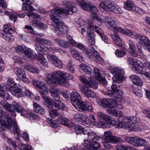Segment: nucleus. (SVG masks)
<instances>
[{
	"instance_id": "nucleus-1",
	"label": "nucleus",
	"mask_w": 150,
	"mask_h": 150,
	"mask_svg": "<svg viewBox=\"0 0 150 150\" xmlns=\"http://www.w3.org/2000/svg\"><path fill=\"white\" fill-rule=\"evenodd\" d=\"M45 76L47 83L52 85L58 84L61 86H66L68 83L66 80L73 78V76L70 74L60 71H55L51 74L47 73Z\"/></svg>"
},
{
	"instance_id": "nucleus-2",
	"label": "nucleus",
	"mask_w": 150,
	"mask_h": 150,
	"mask_svg": "<svg viewBox=\"0 0 150 150\" xmlns=\"http://www.w3.org/2000/svg\"><path fill=\"white\" fill-rule=\"evenodd\" d=\"M77 11L76 8L74 7L70 3H69L67 7L64 9H56L51 10V13L50 15V17L52 21V25L54 27L61 22L60 21L58 15L63 14L72 15L74 12Z\"/></svg>"
},
{
	"instance_id": "nucleus-3",
	"label": "nucleus",
	"mask_w": 150,
	"mask_h": 150,
	"mask_svg": "<svg viewBox=\"0 0 150 150\" xmlns=\"http://www.w3.org/2000/svg\"><path fill=\"white\" fill-rule=\"evenodd\" d=\"M79 79L86 86L79 87L80 89L83 93L87 97L93 98L95 97V94L92 90L88 87L96 89L97 88L98 84L95 81L92 80H88L84 76H81L79 77Z\"/></svg>"
},
{
	"instance_id": "nucleus-4",
	"label": "nucleus",
	"mask_w": 150,
	"mask_h": 150,
	"mask_svg": "<svg viewBox=\"0 0 150 150\" xmlns=\"http://www.w3.org/2000/svg\"><path fill=\"white\" fill-rule=\"evenodd\" d=\"M112 79L113 82L111 86L112 91L105 92V94L113 98H120L123 94V92L119 89V87L120 85H117L116 83H118L122 82L124 79V76H121L119 77L118 75H115L112 77Z\"/></svg>"
},
{
	"instance_id": "nucleus-5",
	"label": "nucleus",
	"mask_w": 150,
	"mask_h": 150,
	"mask_svg": "<svg viewBox=\"0 0 150 150\" xmlns=\"http://www.w3.org/2000/svg\"><path fill=\"white\" fill-rule=\"evenodd\" d=\"M100 10L104 13L110 15L113 12L115 13H120L122 11L117 5H115L110 0H105L101 1L99 5Z\"/></svg>"
},
{
	"instance_id": "nucleus-6",
	"label": "nucleus",
	"mask_w": 150,
	"mask_h": 150,
	"mask_svg": "<svg viewBox=\"0 0 150 150\" xmlns=\"http://www.w3.org/2000/svg\"><path fill=\"white\" fill-rule=\"evenodd\" d=\"M100 105L106 107V110L110 114L115 116H120L122 114L120 110L115 109L114 106L116 104L115 101L111 99H104L100 101Z\"/></svg>"
},
{
	"instance_id": "nucleus-7",
	"label": "nucleus",
	"mask_w": 150,
	"mask_h": 150,
	"mask_svg": "<svg viewBox=\"0 0 150 150\" xmlns=\"http://www.w3.org/2000/svg\"><path fill=\"white\" fill-rule=\"evenodd\" d=\"M71 100L72 105L79 111H82L81 106L84 102L79 94L76 91L72 92L71 95Z\"/></svg>"
},
{
	"instance_id": "nucleus-8",
	"label": "nucleus",
	"mask_w": 150,
	"mask_h": 150,
	"mask_svg": "<svg viewBox=\"0 0 150 150\" xmlns=\"http://www.w3.org/2000/svg\"><path fill=\"white\" fill-rule=\"evenodd\" d=\"M50 91L52 96L55 100L53 102L54 107L63 110L65 105L60 101V97L58 94V90L57 89L52 88L50 89Z\"/></svg>"
},
{
	"instance_id": "nucleus-9",
	"label": "nucleus",
	"mask_w": 150,
	"mask_h": 150,
	"mask_svg": "<svg viewBox=\"0 0 150 150\" xmlns=\"http://www.w3.org/2000/svg\"><path fill=\"white\" fill-rule=\"evenodd\" d=\"M12 104L13 106V108L12 110L13 111L15 110L16 112L21 113V115L24 116L27 118H30V119L31 117L35 116V115L25 111L23 107L20 104L15 101H13Z\"/></svg>"
},
{
	"instance_id": "nucleus-10",
	"label": "nucleus",
	"mask_w": 150,
	"mask_h": 150,
	"mask_svg": "<svg viewBox=\"0 0 150 150\" xmlns=\"http://www.w3.org/2000/svg\"><path fill=\"white\" fill-rule=\"evenodd\" d=\"M97 127H108L109 128L112 126H115L117 127L121 128L122 127V125L120 123L119 121V119L117 120L115 119L112 118L111 117V120L110 121L108 122H104L103 121L99 122L97 125Z\"/></svg>"
},
{
	"instance_id": "nucleus-11",
	"label": "nucleus",
	"mask_w": 150,
	"mask_h": 150,
	"mask_svg": "<svg viewBox=\"0 0 150 150\" xmlns=\"http://www.w3.org/2000/svg\"><path fill=\"white\" fill-rule=\"evenodd\" d=\"M102 139L105 142H109L110 143L115 144L118 142H120L122 139L119 137H117L112 135V132L110 131H107L104 132L103 135L102 137Z\"/></svg>"
},
{
	"instance_id": "nucleus-12",
	"label": "nucleus",
	"mask_w": 150,
	"mask_h": 150,
	"mask_svg": "<svg viewBox=\"0 0 150 150\" xmlns=\"http://www.w3.org/2000/svg\"><path fill=\"white\" fill-rule=\"evenodd\" d=\"M104 22L107 28L110 30H113L118 31L120 27L116 26V21L114 20L111 16H107L105 17Z\"/></svg>"
},
{
	"instance_id": "nucleus-13",
	"label": "nucleus",
	"mask_w": 150,
	"mask_h": 150,
	"mask_svg": "<svg viewBox=\"0 0 150 150\" xmlns=\"http://www.w3.org/2000/svg\"><path fill=\"white\" fill-rule=\"evenodd\" d=\"M11 93L17 98L22 97L24 96V93L19 88L16 86H8L6 87Z\"/></svg>"
},
{
	"instance_id": "nucleus-14",
	"label": "nucleus",
	"mask_w": 150,
	"mask_h": 150,
	"mask_svg": "<svg viewBox=\"0 0 150 150\" xmlns=\"http://www.w3.org/2000/svg\"><path fill=\"white\" fill-rule=\"evenodd\" d=\"M110 37L114 41V43L119 47H121L124 49V47L121 42V40L118 34L115 31H114L113 34H111Z\"/></svg>"
},
{
	"instance_id": "nucleus-15",
	"label": "nucleus",
	"mask_w": 150,
	"mask_h": 150,
	"mask_svg": "<svg viewBox=\"0 0 150 150\" xmlns=\"http://www.w3.org/2000/svg\"><path fill=\"white\" fill-rule=\"evenodd\" d=\"M54 27V30L58 35H62L66 31L67 28L62 22Z\"/></svg>"
},
{
	"instance_id": "nucleus-16",
	"label": "nucleus",
	"mask_w": 150,
	"mask_h": 150,
	"mask_svg": "<svg viewBox=\"0 0 150 150\" xmlns=\"http://www.w3.org/2000/svg\"><path fill=\"white\" fill-rule=\"evenodd\" d=\"M123 113H122L123 115ZM121 115L120 117H121L119 118V121L122 125V127L126 129L130 128V127L132 126V124L130 123L129 117H121L122 115Z\"/></svg>"
},
{
	"instance_id": "nucleus-17",
	"label": "nucleus",
	"mask_w": 150,
	"mask_h": 150,
	"mask_svg": "<svg viewBox=\"0 0 150 150\" xmlns=\"http://www.w3.org/2000/svg\"><path fill=\"white\" fill-rule=\"evenodd\" d=\"M23 2V10L25 11L27 13H32L34 11V8L31 5L33 3L30 0H21Z\"/></svg>"
},
{
	"instance_id": "nucleus-18",
	"label": "nucleus",
	"mask_w": 150,
	"mask_h": 150,
	"mask_svg": "<svg viewBox=\"0 0 150 150\" xmlns=\"http://www.w3.org/2000/svg\"><path fill=\"white\" fill-rule=\"evenodd\" d=\"M74 46H76L80 50H82L85 53L88 58H91L92 56V53L89 52L88 49L87 47H86L83 45L76 42L75 44H74Z\"/></svg>"
},
{
	"instance_id": "nucleus-19",
	"label": "nucleus",
	"mask_w": 150,
	"mask_h": 150,
	"mask_svg": "<svg viewBox=\"0 0 150 150\" xmlns=\"http://www.w3.org/2000/svg\"><path fill=\"white\" fill-rule=\"evenodd\" d=\"M125 141L135 147H137L138 145V137H131L128 136L125 138Z\"/></svg>"
},
{
	"instance_id": "nucleus-20",
	"label": "nucleus",
	"mask_w": 150,
	"mask_h": 150,
	"mask_svg": "<svg viewBox=\"0 0 150 150\" xmlns=\"http://www.w3.org/2000/svg\"><path fill=\"white\" fill-rule=\"evenodd\" d=\"M109 70H111V73L113 74H115L119 76V77L121 76H123L124 71L121 68H117L114 67L110 66L108 67Z\"/></svg>"
},
{
	"instance_id": "nucleus-21",
	"label": "nucleus",
	"mask_w": 150,
	"mask_h": 150,
	"mask_svg": "<svg viewBox=\"0 0 150 150\" xmlns=\"http://www.w3.org/2000/svg\"><path fill=\"white\" fill-rule=\"evenodd\" d=\"M57 121L58 123L65 125L69 127H71L72 126V124L71 121L66 118L59 117L58 118Z\"/></svg>"
},
{
	"instance_id": "nucleus-22",
	"label": "nucleus",
	"mask_w": 150,
	"mask_h": 150,
	"mask_svg": "<svg viewBox=\"0 0 150 150\" xmlns=\"http://www.w3.org/2000/svg\"><path fill=\"white\" fill-rule=\"evenodd\" d=\"M0 104L4 108H5L6 110H8L10 111L13 116H16V114H15V111L12 110L13 108L12 105L9 104L6 102L4 101L3 100H2L0 102Z\"/></svg>"
},
{
	"instance_id": "nucleus-23",
	"label": "nucleus",
	"mask_w": 150,
	"mask_h": 150,
	"mask_svg": "<svg viewBox=\"0 0 150 150\" xmlns=\"http://www.w3.org/2000/svg\"><path fill=\"white\" fill-rule=\"evenodd\" d=\"M129 78L134 84L138 86H141L142 85L143 83L140 78L137 75H132L130 76Z\"/></svg>"
},
{
	"instance_id": "nucleus-24",
	"label": "nucleus",
	"mask_w": 150,
	"mask_h": 150,
	"mask_svg": "<svg viewBox=\"0 0 150 150\" xmlns=\"http://www.w3.org/2000/svg\"><path fill=\"white\" fill-rule=\"evenodd\" d=\"M82 111H79L80 112L85 111L87 110L88 111L91 112H93V108L92 105L88 102H84L83 103L82 105L81 106Z\"/></svg>"
},
{
	"instance_id": "nucleus-25",
	"label": "nucleus",
	"mask_w": 150,
	"mask_h": 150,
	"mask_svg": "<svg viewBox=\"0 0 150 150\" xmlns=\"http://www.w3.org/2000/svg\"><path fill=\"white\" fill-rule=\"evenodd\" d=\"M24 53L30 59H32L35 57V54L31 49L27 47L26 49H25Z\"/></svg>"
},
{
	"instance_id": "nucleus-26",
	"label": "nucleus",
	"mask_w": 150,
	"mask_h": 150,
	"mask_svg": "<svg viewBox=\"0 0 150 150\" xmlns=\"http://www.w3.org/2000/svg\"><path fill=\"white\" fill-rule=\"evenodd\" d=\"M44 100V105L49 108H51L53 105L52 100L46 95H44L42 97Z\"/></svg>"
},
{
	"instance_id": "nucleus-27",
	"label": "nucleus",
	"mask_w": 150,
	"mask_h": 150,
	"mask_svg": "<svg viewBox=\"0 0 150 150\" xmlns=\"http://www.w3.org/2000/svg\"><path fill=\"white\" fill-rule=\"evenodd\" d=\"M34 110L36 112L41 114H44L45 110L43 107L36 103L33 104Z\"/></svg>"
},
{
	"instance_id": "nucleus-28",
	"label": "nucleus",
	"mask_w": 150,
	"mask_h": 150,
	"mask_svg": "<svg viewBox=\"0 0 150 150\" xmlns=\"http://www.w3.org/2000/svg\"><path fill=\"white\" fill-rule=\"evenodd\" d=\"M98 116L100 120H105L104 122H108L111 120V117L110 116L103 112H98Z\"/></svg>"
},
{
	"instance_id": "nucleus-29",
	"label": "nucleus",
	"mask_w": 150,
	"mask_h": 150,
	"mask_svg": "<svg viewBox=\"0 0 150 150\" xmlns=\"http://www.w3.org/2000/svg\"><path fill=\"white\" fill-rule=\"evenodd\" d=\"M70 52L73 57L77 60L81 62L83 60L82 55L81 53H79L77 51L74 49L71 50Z\"/></svg>"
},
{
	"instance_id": "nucleus-30",
	"label": "nucleus",
	"mask_w": 150,
	"mask_h": 150,
	"mask_svg": "<svg viewBox=\"0 0 150 150\" xmlns=\"http://www.w3.org/2000/svg\"><path fill=\"white\" fill-rule=\"evenodd\" d=\"M33 25L35 27H39L41 30H45L47 28L46 24L42 22L37 20H34L33 23Z\"/></svg>"
},
{
	"instance_id": "nucleus-31",
	"label": "nucleus",
	"mask_w": 150,
	"mask_h": 150,
	"mask_svg": "<svg viewBox=\"0 0 150 150\" xmlns=\"http://www.w3.org/2000/svg\"><path fill=\"white\" fill-rule=\"evenodd\" d=\"M136 6L134 5V4L132 1L128 0L125 3L124 5V8L127 10L129 11H133L134 8Z\"/></svg>"
},
{
	"instance_id": "nucleus-32",
	"label": "nucleus",
	"mask_w": 150,
	"mask_h": 150,
	"mask_svg": "<svg viewBox=\"0 0 150 150\" xmlns=\"http://www.w3.org/2000/svg\"><path fill=\"white\" fill-rule=\"evenodd\" d=\"M133 67L137 73L142 74H143L146 70V68L144 66H141L137 63L136 64L133 66Z\"/></svg>"
},
{
	"instance_id": "nucleus-33",
	"label": "nucleus",
	"mask_w": 150,
	"mask_h": 150,
	"mask_svg": "<svg viewBox=\"0 0 150 150\" xmlns=\"http://www.w3.org/2000/svg\"><path fill=\"white\" fill-rule=\"evenodd\" d=\"M137 49L138 54L141 58L144 59L146 61L149 60V58L150 57V55H147L145 53H144L142 50V47L140 45H137Z\"/></svg>"
},
{
	"instance_id": "nucleus-34",
	"label": "nucleus",
	"mask_w": 150,
	"mask_h": 150,
	"mask_svg": "<svg viewBox=\"0 0 150 150\" xmlns=\"http://www.w3.org/2000/svg\"><path fill=\"white\" fill-rule=\"evenodd\" d=\"M80 67L86 74L91 75L93 71L92 69L90 67L84 64H81Z\"/></svg>"
},
{
	"instance_id": "nucleus-35",
	"label": "nucleus",
	"mask_w": 150,
	"mask_h": 150,
	"mask_svg": "<svg viewBox=\"0 0 150 150\" xmlns=\"http://www.w3.org/2000/svg\"><path fill=\"white\" fill-rule=\"evenodd\" d=\"M88 33L89 34V35L91 34L92 35H94L93 32L94 29H95V26H96L94 24L93 21L92 20L89 21L88 22Z\"/></svg>"
},
{
	"instance_id": "nucleus-36",
	"label": "nucleus",
	"mask_w": 150,
	"mask_h": 150,
	"mask_svg": "<svg viewBox=\"0 0 150 150\" xmlns=\"http://www.w3.org/2000/svg\"><path fill=\"white\" fill-rule=\"evenodd\" d=\"M87 128V127L83 128L81 125H76L74 127V129L77 134L82 133L83 134V132L84 131H85V129L86 130Z\"/></svg>"
},
{
	"instance_id": "nucleus-37",
	"label": "nucleus",
	"mask_w": 150,
	"mask_h": 150,
	"mask_svg": "<svg viewBox=\"0 0 150 150\" xmlns=\"http://www.w3.org/2000/svg\"><path fill=\"white\" fill-rule=\"evenodd\" d=\"M39 91L42 97H43L44 95H46V94L48 93V90L46 87L42 84L38 88Z\"/></svg>"
},
{
	"instance_id": "nucleus-38",
	"label": "nucleus",
	"mask_w": 150,
	"mask_h": 150,
	"mask_svg": "<svg viewBox=\"0 0 150 150\" xmlns=\"http://www.w3.org/2000/svg\"><path fill=\"white\" fill-rule=\"evenodd\" d=\"M16 71L17 75L18 77L22 78V76H25V73L24 70L21 67H17L16 68Z\"/></svg>"
},
{
	"instance_id": "nucleus-39",
	"label": "nucleus",
	"mask_w": 150,
	"mask_h": 150,
	"mask_svg": "<svg viewBox=\"0 0 150 150\" xmlns=\"http://www.w3.org/2000/svg\"><path fill=\"white\" fill-rule=\"evenodd\" d=\"M55 41L59 45L64 48H67L69 46V43L66 41H63L59 39H56Z\"/></svg>"
},
{
	"instance_id": "nucleus-40",
	"label": "nucleus",
	"mask_w": 150,
	"mask_h": 150,
	"mask_svg": "<svg viewBox=\"0 0 150 150\" xmlns=\"http://www.w3.org/2000/svg\"><path fill=\"white\" fill-rule=\"evenodd\" d=\"M17 147L21 150H34L30 145L27 146L26 145L22 143L19 144Z\"/></svg>"
},
{
	"instance_id": "nucleus-41",
	"label": "nucleus",
	"mask_w": 150,
	"mask_h": 150,
	"mask_svg": "<svg viewBox=\"0 0 150 150\" xmlns=\"http://www.w3.org/2000/svg\"><path fill=\"white\" fill-rule=\"evenodd\" d=\"M146 37V36L142 35L139 34H138L135 36V39L140 44L142 45L143 44V42Z\"/></svg>"
},
{
	"instance_id": "nucleus-42",
	"label": "nucleus",
	"mask_w": 150,
	"mask_h": 150,
	"mask_svg": "<svg viewBox=\"0 0 150 150\" xmlns=\"http://www.w3.org/2000/svg\"><path fill=\"white\" fill-rule=\"evenodd\" d=\"M79 123L84 125L86 124V122L88 120V117L86 115L82 114Z\"/></svg>"
},
{
	"instance_id": "nucleus-43",
	"label": "nucleus",
	"mask_w": 150,
	"mask_h": 150,
	"mask_svg": "<svg viewBox=\"0 0 150 150\" xmlns=\"http://www.w3.org/2000/svg\"><path fill=\"white\" fill-rule=\"evenodd\" d=\"M26 69L28 71L33 73H38L39 72V70L37 68L30 65L27 66Z\"/></svg>"
},
{
	"instance_id": "nucleus-44",
	"label": "nucleus",
	"mask_w": 150,
	"mask_h": 150,
	"mask_svg": "<svg viewBox=\"0 0 150 150\" xmlns=\"http://www.w3.org/2000/svg\"><path fill=\"white\" fill-rule=\"evenodd\" d=\"M91 6V3H87L85 2L83 4L80 6L83 10L88 11L90 10V7Z\"/></svg>"
},
{
	"instance_id": "nucleus-45",
	"label": "nucleus",
	"mask_w": 150,
	"mask_h": 150,
	"mask_svg": "<svg viewBox=\"0 0 150 150\" xmlns=\"http://www.w3.org/2000/svg\"><path fill=\"white\" fill-rule=\"evenodd\" d=\"M4 31L7 34H11L13 33V30L8 26L5 25L4 26Z\"/></svg>"
},
{
	"instance_id": "nucleus-46",
	"label": "nucleus",
	"mask_w": 150,
	"mask_h": 150,
	"mask_svg": "<svg viewBox=\"0 0 150 150\" xmlns=\"http://www.w3.org/2000/svg\"><path fill=\"white\" fill-rule=\"evenodd\" d=\"M94 35L91 34L88 35V43L89 45H94L95 43L94 39Z\"/></svg>"
},
{
	"instance_id": "nucleus-47",
	"label": "nucleus",
	"mask_w": 150,
	"mask_h": 150,
	"mask_svg": "<svg viewBox=\"0 0 150 150\" xmlns=\"http://www.w3.org/2000/svg\"><path fill=\"white\" fill-rule=\"evenodd\" d=\"M0 95L4 100H10L11 99V97L9 94L4 91H0Z\"/></svg>"
},
{
	"instance_id": "nucleus-48",
	"label": "nucleus",
	"mask_w": 150,
	"mask_h": 150,
	"mask_svg": "<svg viewBox=\"0 0 150 150\" xmlns=\"http://www.w3.org/2000/svg\"><path fill=\"white\" fill-rule=\"evenodd\" d=\"M53 61H54V62H55V64L54 63H52L56 67H58L59 68H62V63L60 60H59L57 57H56V58L55 59V60H54Z\"/></svg>"
},
{
	"instance_id": "nucleus-49",
	"label": "nucleus",
	"mask_w": 150,
	"mask_h": 150,
	"mask_svg": "<svg viewBox=\"0 0 150 150\" xmlns=\"http://www.w3.org/2000/svg\"><path fill=\"white\" fill-rule=\"evenodd\" d=\"M118 32H120L122 33L125 34L129 36H131L132 35V33L130 30H125L120 27Z\"/></svg>"
},
{
	"instance_id": "nucleus-50",
	"label": "nucleus",
	"mask_w": 150,
	"mask_h": 150,
	"mask_svg": "<svg viewBox=\"0 0 150 150\" xmlns=\"http://www.w3.org/2000/svg\"><path fill=\"white\" fill-rule=\"evenodd\" d=\"M139 118L136 116H131L129 117L130 123L131 124L138 122L139 121Z\"/></svg>"
},
{
	"instance_id": "nucleus-51",
	"label": "nucleus",
	"mask_w": 150,
	"mask_h": 150,
	"mask_svg": "<svg viewBox=\"0 0 150 150\" xmlns=\"http://www.w3.org/2000/svg\"><path fill=\"white\" fill-rule=\"evenodd\" d=\"M138 146H144L146 145L147 142L145 139L138 137Z\"/></svg>"
},
{
	"instance_id": "nucleus-52",
	"label": "nucleus",
	"mask_w": 150,
	"mask_h": 150,
	"mask_svg": "<svg viewBox=\"0 0 150 150\" xmlns=\"http://www.w3.org/2000/svg\"><path fill=\"white\" fill-rule=\"evenodd\" d=\"M7 142L8 144L12 146L14 149L16 148V144L15 141L10 138H7Z\"/></svg>"
},
{
	"instance_id": "nucleus-53",
	"label": "nucleus",
	"mask_w": 150,
	"mask_h": 150,
	"mask_svg": "<svg viewBox=\"0 0 150 150\" xmlns=\"http://www.w3.org/2000/svg\"><path fill=\"white\" fill-rule=\"evenodd\" d=\"M133 93L136 95L139 98L141 97L142 96V91L140 90H138L137 88H133Z\"/></svg>"
},
{
	"instance_id": "nucleus-54",
	"label": "nucleus",
	"mask_w": 150,
	"mask_h": 150,
	"mask_svg": "<svg viewBox=\"0 0 150 150\" xmlns=\"http://www.w3.org/2000/svg\"><path fill=\"white\" fill-rule=\"evenodd\" d=\"M27 15L30 18H31L34 19H38L40 18V16L37 13H26Z\"/></svg>"
},
{
	"instance_id": "nucleus-55",
	"label": "nucleus",
	"mask_w": 150,
	"mask_h": 150,
	"mask_svg": "<svg viewBox=\"0 0 150 150\" xmlns=\"http://www.w3.org/2000/svg\"><path fill=\"white\" fill-rule=\"evenodd\" d=\"M93 55L95 58V60L96 61L100 62L101 61L102 59L97 51H94L93 52Z\"/></svg>"
},
{
	"instance_id": "nucleus-56",
	"label": "nucleus",
	"mask_w": 150,
	"mask_h": 150,
	"mask_svg": "<svg viewBox=\"0 0 150 150\" xmlns=\"http://www.w3.org/2000/svg\"><path fill=\"white\" fill-rule=\"evenodd\" d=\"M94 71L96 79L97 80H100L101 79V76L99 73V70L98 68H95L94 69Z\"/></svg>"
},
{
	"instance_id": "nucleus-57",
	"label": "nucleus",
	"mask_w": 150,
	"mask_h": 150,
	"mask_svg": "<svg viewBox=\"0 0 150 150\" xmlns=\"http://www.w3.org/2000/svg\"><path fill=\"white\" fill-rule=\"evenodd\" d=\"M115 53L117 57H121L125 55V52L123 51H120L118 50H116Z\"/></svg>"
},
{
	"instance_id": "nucleus-58",
	"label": "nucleus",
	"mask_w": 150,
	"mask_h": 150,
	"mask_svg": "<svg viewBox=\"0 0 150 150\" xmlns=\"http://www.w3.org/2000/svg\"><path fill=\"white\" fill-rule=\"evenodd\" d=\"M26 46L24 45L18 46L16 47V51L18 53H21L23 51L24 52L25 49H26Z\"/></svg>"
},
{
	"instance_id": "nucleus-59",
	"label": "nucleus",
	"mask_w": 150,
	"mask_h": 150,
	"mask_svg": "<svg viewBox=\"0 0 150 150\" xmlns=\"http://www.w3.org/2000/svg\"><path fill=\"white\" fill-rule=\"evenodd\" d=\"M35 47L36 50L37 51L41 52L44 50L43 46L39 44H35Z\"/></svg>"
},
{
	"instance_id": "nucleus-60",
	"label": "nucleus",
	"mask_w": 150,
	"mask_h": 150,
	"mask_svg": "<svg viewBox=\"0 0 150 150\" xmlns=\"http://www.w3.org/2000/svg\"><path fill=\"white\" fill-rule=\"evenodd\" d=\"M49 115L51 117L53 118L56 116L58 115V113L56 110H52L49 111Z\"/></svg>"
},
{
	"instance_id": "nucleus-61",
	"label": "nucleus",
	"mask_w": 150,
	"mask_h": 150,
	"mask_svg": "<svg viewBox=\"0 0 150 150\" xmlns=\"http://www.w3.org/2000/svg\"><path fill=\"white\" fill-rule=\"evenodd\" d=\"M7 83L8 86H13L16 85V83L13 81V79L11 78L8 79Z\"/></svg>"
},
{
	"instance_id": "nucleus-62",
	"label": "nucleus",
	"mask_w": 150,
	"mask_h": 150,
	"mask_svg": "<svg viewBox=\"0 0 150 150\" xmlns=\"http://www.w3.org/2000/svg\"><path fill=\"white\" fill-rule=\"evenodd\" d=\"M69 42L72 45L74 46V44H75L76 42L73 40L72 37L69 35L67 34L66 36Z\"/></svg>"
},
{
	"instance_id": "nucleus-63",
	"label": "nucleus",
	"mask_w": 150,
	"mask_h": 150,
	"mask_svg": "<svg viewBox=\"0 0 150 150\" xmlns=\"http://www.w3.org/2000/svg\"><path fill=\"white\" fill-rule=\"evenodd\" d=\"M47 57L48 60H49L52 63H54L55 62L53 61L55 60V59L56 58V56L52 54H48L47 55Z\"/></svg>"
},
{
	"instance_id": "nucleus-64",
	"label": "nucleus",
	"mask_w": 150,
	"mask_h": 150,
	"mask_svg": "<svg viewBox=\"0 0 150 150\" xmlns=\"http://www.w3.org/2000/svg\"><path fill=\"white\" fill-rule=\"evenodd\" d=\"M119 147H120L119 149L121 150H133L132 147L130 146H125L120 145V146H119Z\"/></svg>"
}]
</instances>
